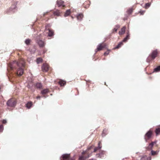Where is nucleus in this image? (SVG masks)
I'll list each match as a JSON object with an SVG mask.
<instances>
[{"label":"nucleus","mask_w":160,"mask_h":160,"mask_svg":"<svg viewBox=\"0 0 160 160\" xmlns=\"http://www.w3.org/2000/svg\"><path fill=\"white\" fill-rule=\"evenodd\" d=\"M100 142H99L98 143V146L97 147L95 148L93 152H96L98 150L100 149L101 148V146H100Z\"/></svg>","instance_id":"nucleus-11"},{"label":"nucleus","mask_w":160,"mask_h":160,"mask_svg":"<svg viewBox=\"0 0 160 160\" xmlns=\"http://www.w3.org/2000/svg\"><path fill=\"white\" fill-rule=\"evenodd\" d=\"M92 148V146H91L89 147L88 149L87 150H90Z\"/></svg>","instance_id":"nucleus-39"},{"label":"nucleus","mask_w":160,"mask_h":160,"mask_svg":"<svg viewBox=\"0 0 160 160\" xmlns=\"http://www.w3.org/2000/svg\"><path fill=\"white\" fill-rule=\"evenodd\" d=\"M60 12L59 11H57L54 12V14L55 15H56L57 16H59L60 15Z\"/></svg>","instance_id":"nucleus-30"},{"label":"nucleus","mask_w":160,"mask_h":160,"mask_svg":"<svg viewBox=\"0 0 160 160\" xmlns=\"http://www.w3.org/2000/svg\"><path fill=\"white\" fill-rule=\"evenodd\" d=\"M53 32L50 30H49V32L48 33V36H49V37H51L53 35Z\"/></svg>","instance_id":"nucleus-24"},{"label":"nucleus","mask_w":160,"mask_h":160,"mask_svg":"<svg viewBox=\"0 0 160 160\" xmlns=\"http://www.w3.org/2000/svg\"><path fill=\"white\" fill-rule=\"evenodd\" d=\"M132 9H130L128 11V14H130L132 13Z\"/></svg>","instance_id":"nucleus-34"},{"label":"nucleus","mask_w":160,"mask_h":160,"mask_svg":"<svg viewBox=\"0 0 160 160\" xmlns=\"http://www.w3.org/2000/svg\"><path fill=\"white\" fill-rule=\"evenodd\" d=\"M83 17V15L82 14H79L77 16L78 20L79 21L81 20Z\"/></svg>","instance_id":"nucleus-13"},{"label":"nucleus","mask_w":160,"mask_h":160,"mask_svg":"<svg viewBox=\"0 0 160 160\" xmlns=\"http://www.w3.org/2000/svg\"><path fill=\"white\" fill-rule=\"evenodd\" d=\"M42 59L41 58H39L37 59V63L38 64L41 62L42 61Z\"/></svg>","instance_id":"nucleus-23"},{"label":"nucleus","mask_w":160,"mask_h":160,"mask_svg":"<svg viewBox=\"0 0 160 160\" xmlns=\"http://www.w3.org/2000/svg\"><path fill=\"white\" fill-rule=\"evenodd\" d=\"M157 54V52L156 51H153L152 54V58L153 59H154L156 57Z\"/></svg>","instance_id":"nucleus-8"},{"label":"nucleus","mask_w":160,"mask_h":160,"mask_svg":"<svg viewBox=\"0 0 160 160\" xmlns=\"http://www.w3.org/2000/svg\"><path fill=\"white\" fill-rule=\"evenodd\" d=\"M36 50V48L35 47H33L32 48L29 49V51L31 53H34Z\"/></svg>","instance_id":"nucleus-14"},{"label":"nucleus","mask_w":160,"mask_h":160,"mask_svg":"<svg viewBox=\"0 0 160 160\" xmlns=\"http://www.w3.org/2000/svg\"><path fill=\"white\" fill-rule=\"evenodd\" d=\"M105 46V45L102 46L101 44H99L97 48L95 50V51L97 52L98 51H100L102 49V48H104Z\"/></svg>","instance_id":"nucleus-4"},{"label":"nucleus","mask_w":160,"mask_h":160,"mask_svg":"<svg viewBox=\"0 0 160 160\" xmlns=\"http://www.w3.org/2000/svg\"><path fill=\"white\" fill-rule=\"evenodd\" d=\"M116 28H114L113 29V31H115V32H117L118 30V28H119V26H116Z\"/></svg>","instance_id":"nucleus-35"},{"label":"nucleus","mask_w":160,"mask_h":160,"mask_svg":"<svg viewBox=\"0 0 160 160\" xmlns=\"http://www.w3.org/2000/svg\"><path fill=\"white\" fill-rule=\"evenodd\" d=\"M32 105V103L31 102H28L27 104H26V107L28 109L30 108Z\"/></svg>","instance_id":"nucleus-20"},{"label":"nucleus","mask_w":160,"mask_h":160,"mask_svg":"<svg viewBox=\"0 0 160 160\" xmlns=\"http://www.w3.org/2000/svg\"><path fill=\"white\" fill-rule=\"evenodd\" d=\"M89 157V156L88 157H85L84 156H81L79 157V159L80 160H84L86 158H88Z\"/></svg>","instance_id":"nucleus-28"},{"label":"nucleus","mask_w":160,"mask_h":160,"mask_svg":"<svg viewBox=\"0 0 160 160\" xmlns=\"http://www.w3.org/2000/svg\"><path fill=\"white\" fill-rule=\"evenodd\" d=\"M48 90L47 89H45L41 91V93L43 94H45L48 92Z\"/></svg>","instance_id":"nucleus-15"},{"label":"nucleus","mask_w":160,"mask_h":160,"mask_svg":"<svg viewBox=\"0 0 160 160\" xmlns=\"http://www.w3.org/2000/svg\"><path fill=\"white\" fill-rule=\"evenodd\" d=\"M129 36H130V34L129 33V32H128L127 35L126 37L123 40H122L123 42H126L127 40L129 39Z\"/></svg>","instance_id":"nucleus-12"},{"label":"nucleus","mask_w":160,"mask_h":160,"mask_svg":"<svg viewBox=\"0 0 160 160\" xmlns=\"http://www.w3.org/2000/svg\"><path fill=\"white\" fill-rule=\"evenodd\" d=\"M17 3H15L14 5H12L11 8V9H12V10L13 9H15L16 8V5L17 4Z\"/></svg>","instance_id":"nucleus-29"},{"label":"nucleus","mask_w":160,"mask_h":160,"mask_svg":"<svg viewBox=\"0 0 160 160\" xmlns=\"http://www.w3.org/2000/svg\"><path fill=\"white\" fill-rule=\"evenodd\" d=\"M2 122L3 124H5L7 123V121L6 120L4 119L2 120Z\"/></svg>","instance_id":"nucleus-38"},{"label":"nucleus","mask_w":160,"mask_h":160,"mask_svg":"<svg viewBox=\"0 0 160 160\" xmlns=\"http://www.w3.org/2000/svg\"><path fill=\"white\" fill-rule=\"evenodd\" d=\"M40 96H38L37 97V99H40Z\"/></svg>","instance_id":"nucleus-42"},{"label":"nucleus","mask_w":160,"mask_h":160,"mask_svg":"<svg viewBox=\"0 0 160 160\" xmlns=\"http://www.w3.org/2000/svg\"><path fill=\"white\" fill-rule=\"evenodd\" d=\"M85 152H86L83 151L82 152V154H84L85 153Z\"/></svg>","instance_id":"nucleus-43"},{"label":"nucleus","mask_w":160,"mask_h":160,"mask_svg":"<svg viewBox=\"0 0 160 160\" xmlns=\"http://www.w3.org/2000/svg\"><path fill=\"white\" fill-rule=\"evenodd\" d=\"M105 153V151H101L98 154L99 157L100 158H102V155H103Z\"/></svg>","instance_id":"nucleus-21"},{"label":"nucleus","mask_w":160,"mask_h":160,"mask_svg":"<svg viewBox=\"0 0 160 160\" xmlns=\"http://www.w3.org/2000/svg\"><path fill=\"white\" fill-rule=\"evenodd\" d=\"M126 28L123 27L121 29V31L119 32V34L120 35H122L124 34L125 32Z\"/></svg>","instance_id":"nucleus-10"},{"label":"nucleus","mask_w":160,"mask_h":160,"mask_svg":"<svg viewBox=\"0 0 160 160\" xmlns=\"http://www.w3.org/2000/svg\"><path fill=\"white\" fill-rule=\"evenodd\" d=\"M36 86L37 88H41L42 87V85L41 83H38L36 84Z\"/></svg>","instance_id":"nucleus-22"},{"label":"nucleus","mask_w":160,"mask_h":160,"mask_svg":"<svg viewBox=\"0 0 160 160\" xmlns=\"http://www.w3.org/2000/svg\"><path fill=\"white\" fill-rule=\"evenodd\" d=\"M109 51H108L104 53V55L105 56L107 55H108L109 54Z\"/></svg>","instance_id":"nucleus-36"},{"label":"nucleus","mask_w":160,"mask_h":160,"mask_svg":"<svg viewBox=\"0 0 160 160\" xmlns=\"http://www.w3.org/2000/svg\"><path fill=\"white\" fill-rule=\"evenodd\" d=\"M147 158V156H144L142 157V159L143 158Z\"/></svg>","instance_id":"nucleus-41"},{"label":"nucleus","mask_w":160,"mask_h":160,"mask_svg":"<svg viewBox=\"0 0 160 160\" xmlns=\"http://www.w3.org/2000/svg\"><path fill=\"white\" fill-rule=\"evenodd\" d=\"M155 132L157 135L159 134L160 133V128H157L155 131Z\"/></svg>","instance_id":"nucleus-25"},{"label":"nucleus","mask_w":160,"mask_h":160,"mask_svg":"<svg viewBox=\"0 0 160 160\" xmlns=\"http://www.w3.org/2000/svg\"><path fill=\"white\" fill-rule=\"evenodd\" d=\"M107 131V130L106 129H104L103 130L102 134V137H104L105 136V135L107 134L106 132Z\"/></svg>","instance_id":"nucleus-27"},{"label":"nucleus","mask_w":160,"mask_h":160,"mask_svg":"<svg viewBox=\"0 0 160 160\" xmlns=\"http://www.w3.org/2000/svg\"><path fill=\"white\" fill-rule=\"evenodd\" d=\"M160 70V66H158L154 69L155 72H158Z\"/></svg>","instance_id":"nucleus-26"},{"label":"nucleus","mask_w":160,"mask_h":160,"mask_svg":"<svg viewBox=\"0 0 160 160\" xmlns=\"http://www.w3.org/2000/svg\"><path fill=\"white\" fill-rule=\"evenodd\" d=\"M37 42L39 47L41 48L43 47L44 46L45 44L44 42L41 40H39Z\"/></svg>","instance_id":"nucleus-6"},{"label":"nucleus","mask_w":160,"mask_h":160,"mask_svg":"<svg viewBox=\"0 0 160 160\" xmlns=\"http://www.w3.org/2000/svg\"><path fill=\"white\" fill-rule=\"evenodd\" d=\"M124 160L123 159V160Z\"/></svg>","instance_id":"nucleus-48"},{"label":"nucleus","mask_w":160,"mask_h":160,"mask_svg":"<svg viewBox=\"0 0 160 160\" xmlns=\"http://www.w3.org/2000/svg\"><path fill=\"white\" fill-rule=\"evenodd\" d=\"M147 160H151V158L150 157H148L147 158Z\"/></svg>","instance_id":"nucleus-40"},{"label":"nucleus","mask_w":160,"mask_h":160,"mask_svg":"<svg viewBox=\"0 0 160 160\" xmlns=\"http://www.w3.org/2000/svg\"><path fill=\"white\" fill-rule=\"evenodd\" d=\"M3 130V126L2 125H0V132H2Z\"/></svg>","instance_id":"nucleus-31"},{"label":"nucleus","mask_w":160,"mask_h":160,"mask_svg":"<svg viewBox=\"0 0 160 160\" xmlns=\"http://www.w3.org/2000/svg\"><path fill=\"white\" fill-rule=\"evenodd\" d=\"M105 85H106V82H105Z\"/></svg>","instance_id":"nucleus-46"},{"label":"nucleus","mask_w":160,"mask_h":160,"mask_svg":"<svg viewBox=\"0 0 160 160\" xmlns=\"http://www.w3.org/2000/svg\"><path fill=\"white\" fill-rule=\"evenodd\" d=\"M25 43L27 45H28L30 42V40L29 39H27L25 40Z\"/></svg>","instance_id":"nucleus-33"},{"label":"nucleus","mask_w":160,"mask_h":160,"mask_svg":"<svg viewBox=\"0 0 160 160\" xmlns=\"http://www.w3.org/2000/svg\"><path fill=\"white\" fill-rule=\"evenodd\" d=\"M45 14H46L45 13H44L43 14V16H44L45 15Z\"/></svg>","instance_id":"nucleus-45"},{"label":"nucleus","mask_w":160,"mask_h":160,"mask_svg":"<svg viewBox=\"0 0 160 160\" xmlns=\"http://www.w3.org/2000/svg\"><path fill=\"white\" fill-rule=\"evenodd\" d=\"M151 153L152 155H154L157 154V152L153 150L151 151Z\"/></svg>","instance_id":"nucleus-32"},{"label":"nucleus","mask_w":160,"mask_h":160,"mask_svg":"<svg viewBox=\"0 0 160 160\" xmlns=\"http://www.w3.org/2000/svg\"><path fill=\"white\" fill-rule=\"evenodd\" d=\"M15 65H17L19 67V69L17 71V74L18 76H21L23 73V70L22 68L24 67V60L22 59L19 62L15 61H14L12 63L9 64L8 65V66L11 70H12L15 68Z\"/></svg>","instance_id":"nucleus-1"},{"label":"nucleus","mask_w":160,"mask_h":160,"mask_svg":"<svg viewBox=\"0 0 160 160\" xmlns=\"http://www.w3.org/2000/svg\"><path fill=\"white\" fill-rule=\"evenodd\" d=\"M154 142H152L149 144V146L147 148L148 149H151L154 145Z\"/></svg>","instance_id":"nucleus-16"},{"label":"nucleus","mask_w":160,"mask_h":160,"mask_svg":"<svg viewBox=\"0 0 160 160\" xmlns=\"http://www.w3.org/2000/svg\"><path fill=\"white\" fill-rule=\"evenodd\" d=\"M7 104L8 106L13 107L16 105V102L15 100L10 99L8 101Z\"/></svg>","instance_id":"nucleus-2"},{"label":"nucleus","mask_w":160,"mask_h":160,"mask_svg":"<svg viewBox=\"0 0 160 160\" xmlns=\"http://www.w3.org/2000/svg\"><path fill=\"white\" fill-rule=\"evenodd\" d=\"M150 6V4L149 3H147L146 4L145 7L146 8L147 7H149Z\"/></svg>","instance_id":"nucleus-37"},{"label":"nucleus","mask_w":160,"mask_h":160,"mask_svg":"<svg viewBox=\"0 0 160 160\" xmlns=\"http://www.w3.org/2000/svg\"><path fill=\"white\" fill-rule=\"evenodd\" d=\"M59 83L61 86H62L65 84L66 82L63 81L61 80L59 81Z\"/></svg>","instance_id":"nucleus-17"},{"label":"nucleus","mask_w":160,"mask_h":160,"mask_svg":"<svg viewBox=\"0 0 160 160\" xmlns=\"http://www.w3.org/2000/svg\"><path fill=\"white\" fill-rule=\"evenodd\" d=\"M152 134V132L149 131L146 133L145 134V136L147 137L148 138H149L151 137Z\"/></svg>","instance_id":"nucleus-9"},{"label":"nucleus","mask_w":160,"mask_h":160,"mask_svg":"<svg viewBox=\"0 0 160 160\" xmlns=\"http://www.w3.org/2000/svg\"><path fill=\"white\" fill-rule=\"evenodd\" d=\"M145 139L146 141L147 142V140H146V138H145Z\"/></svg>","instance_id":"nucleus-44"},{"label":"nucleus","mask_w":160,"mask_h":160,"mask_svg":"<svg viewBox=\"0 0 160 160\" xmlns=\"http://www.w3.org/2000/svg\"><path fill=\"white\" fill-rule=\"evenodd\" d=\"M92 160H92H91V159H90V160Z\"/></svg>","instance_id":"nucleus-47"},{"label":"nucleus","mask_w":160,"mask_h":160,"mask_svg":"<svg viewBox=\"0 0 160 160\" xmlns=\"http://www.w3.org/2000/svg\"><path fill=\"white\" fill-rule=\"evenodd\" d=\"M123 45L122 42H120L118 45L115 48V49H118L120 48Z\"/></svg>","instance_id":"nucleus-19"},{"label":"nucleus","mask_w":160,"mask_h":160,"mask_svg":"<svg viewBox=\"0 0 160 160\" xmlns=\"http://www.w3.org/2000/svg\"><path fill=\"white\" fill-rule=\"evenodd\" d=\"M70 13V10H68L66 11V12L64 14V16L67 17L69 15Z\"/></svg>","instance_id":"nucleus-18"},{"label":"nucleus","mask_w":160,"mask_h":160,"mask_svg":"<svg viewBox=\"0 0 160 160\" xmlns=\"http://www.w3.org/2000/svg\"><path fill=\"white\" fill-rule=\"evenodd\" d=\"M69 154H64L62 156V159L61 160H68L69 158Z\"/></svg>","instance_id":"nucleus-5"},{"label":"nucleus","mask_w":160,"mask_h":160,"mask_svg":"<svg viewBox=\"0 0 160 160\" xmlns=\"http://www.w3.org/2000/svg\"><path fill=\"white\" fill-rule=\"evenodd\" d=\"M63 2H64L62 0H58L57 2V4L58 7L62 6L63 7H64L65 6L63 4Z\"/></svg>","instance_id":"nucleus-7"},{"label":"nucleus","mask_w":160,"mask_h":160,"mask_svg":"<svg viewBox=\"0 0 160 160\" xmlns=\"http://www.w3.org/2000/svg\"><path fill=\"white\" fill-rule=\"evenodd\" d=\"M42 70L43 72H47L48 70V66L46 63H44L42 67Z\"/></svg>","instance_id":"nucleus-3"}]
</instances>
